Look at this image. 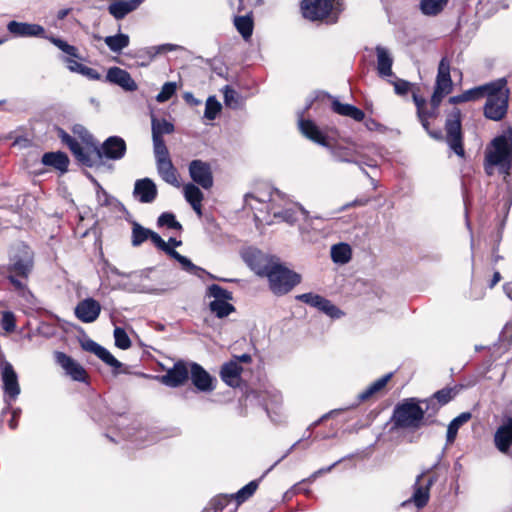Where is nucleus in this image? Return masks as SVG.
Wrapping results in <instances>:
<instances>
[{
	"instance_id": "25",
	"label": "nucleus",
	"mask_w": 512,
	"mask_h": 512,
	"mask_svg": "<svg viewBox=\"0 0 512 512\" xmlns=\"http://www.w3.org/2000/svg\"><path fill=\"white\" fill-rule=\"evenodd\" d=\"M106 80L110 83L119 85L127 91H134L137 89V84L132 79L130 73L119 67L109 68Z\"/></svg>"
},
{
	"instance_id": "57",
	"label": "nucleus",
	"mask_w": 512,
	"mask_h": 512,
	"mask_svg": "<svg viewBox=\"0 0 512 512\" xmlns=\"http://www.w3.org/2000/svg\"><path fill=\"white\" fill-rule=\"evenodd\" d=\"M390 83L394 86L395 93L400 96L406 95L411 86L410 82L403 79H396L395 81H390Z\"/></svg>"
},
{
	"instance_id": "48",
	"label": "nucleus",
	"mask_w": 512,
	"mask_h": 512,
	"mask_svg": "<svg viewBox=\"0 0 512 512\" xmlns=\"http://www.w3.org/2000/svg\"><path fill=\"white\" fill-rule=\"evenodd\" d=\"M96 356L105 364L111 366L114 369V374L119 373L122 363L118 361L106 348L101 346Z\"/></svg>"
},
{
	"instance_id": "3",
	"label": "nucleus",
	"mask_w": 512,
	"mask_h": 512,
	"mask_svg": "<svg viewBox=\"0 0 512 512\" xmlns=\"http://www.w3.org/2000/svg\"><path fill=\"white\" fill-rule=\"evenodd\" d=\"M491 167H497L506 179L512 168V127L493 138L485 152V170L491 175Z\"/></svg>"
},
{
	"instance_id": "36",
	"label": "nucleus",
	"mask_w": 512,
	"mask_h": 512,
	"mask_svg": "<svg viewBox=\"0 0 512 512\" xmlns=\"http://www.w3.org/2000/svg\"><path fill=\"white\" fill-rule=\"evenodd\" d=\"M448 0H420L419 9L425 16H436L447 5Z\"/></svg>"
},
{
	"instance_id": "2",
	"label": "nucleus",
	"mask_w": 512,
	"mask_h": 512,
	"mask_svg": "<svg viewBox=\"0 0 512 512\" xmlns=\"http://www.w3.org/2000/svg\"><path fill=\"white\" fill-rule=\"evenodd\" d=\"M8 260L7 265H0V276L5 277L14 291L23 296L34 270V252L29 245L21 242L11 249Z\"/></svg>"
},
{
	"instance_id": "45",
	"label": "nucleus",
	"mask_w": 512,
	"mask_h": 512,
	"mask_svg": "<svg viewBox=\"0 0 512 512\" xmlns=\"http://www.w3.org/2000/svg\"><path fill=\"white\" fill-rule=\"evenodd\" d=\"M158 227H167L181 231L183 229L182 224L177 221L176 216L172 212H163L157 219Z\"/></svg>"
},
{
	"instance_id": "64",
	"label": "nucleus",
	"mask_w": 512,
	"mask_h": 512,
	"mask_svg": "<svg viewBox=\"0 0 512 512\" xmlns=\"http://www.w3.org/2000/svg\"><path fill=\"white\" fill-rule=\"evenodd\" d=\"M73 132L80 134L82 139L87 143L89 142V140L93 139L92 135L89 134L88 131L81 125H76L73 128Z\"/></svg>"
},
{
	"instance_id": "20",
	"label": "nucleus",
	"mask_w": 512,
	"mask_h": 512,
	"mask_svg": "<svg viewBox=\"0 0 512 512\" xmlns=\"http://www.w3.org/2000/svg\"><path fill=\"white\" fill-rule=\"evenodd\" d=\"M298 129L300 133L308 140L329 148L330 144L327 140V136L321 131V129L310 119H304L302 116L298 119Z\"/></svg>"
},
{
	"instance_id": "6",
	"label": "nucleus",
	"mask_w": 512,
	"mask_h": 512,
	"mask_svg": "<svg viewBox=\"0 0 512 512\" xmlns=\"http://www.w3.org/2000/svg\"><path fill=\"white\" fill-rule=\"evenodd\" d=\"M445 132V140L450 149L457 156L464 157L465 150L463 147V134L460 109L453 108L452 111L447 115L445 121Z\"/></svg>"
},
{
	"instance_id": "62",
	"label": "nucleus",
	"mask_w": 512,
	"mask_h": 512,
	"mask_svg": "<svg viewBox=\"0 0 512 512\" xmlns=\"http://www.w3.org/2000/svg\"><path fill=\"white\" fill-rule=\"evenodd\" d=\"M81 346L85 351L91 352L95 355H97V353L101 347V345H99L98 343H96L93 340H87V341L83 342Z\"/></svg>"
},
{
	"instance_id": "37",
	"label": "nucleus",
	"mask_w": 512,
	"mask_h": 512,
	"mask_svg": "<svg viewBox=\"0 0 512 512\" xmlns=\"http://www.w3.org/2000/svg\"><path fill=\"white\" fill-rule=\"evenodd\" d=\"M315 303L316 305L314 308L325 313L332 319H338L343 315V312L338 307H336L330 300L323 296H320L318 301Z\"/></svg>"
},
{
	"instance_id": "38",
	"label": "nucleus",
	"mask_w": 512,
	"mask_h": 512,
	"mask_svg": "<svg viewBox=\"0 0 512 512\" xmlns=\"http://www.w3.org/2000/svg\"><path fill=\"white\" fill-rule=\"evenodd\" d=\"M104 41L111 51L119 53L129 45L130 39L127 34L119 33L114 36H107Z\"/></svg>"
},
{
	"instance_id": "17",
	"label": "nucleus",
	"mask_w": 512,
	"mask_h": 512,
	"mask_svg": "<svg viewBox=\"0 0 512 512\" xmlns=\"http://www.w3.org/2000/svg\"><path fill=\"white\" fill-rule=\"evenodd\" d=\"M1 376L3 381L4 393L11 399L15 400L20 394V385L18 376L12 364L5 360L3 354L0 355Z\"/></svg>"
},
{
	"instance_id": "12",
	"label": "nucleus",
	"mask_w": 512,
	"mask_h": 512,
	"mask_svg": "<svg viewBox=\"0 0 512 512\" xmlns=\"http://www.w3.org/2000/svg\"><path fill=\"white\" fill-rule=\"evenodd\" d=\"M263 277H267L269 288L275 295L288 293V267L276 260L263 274Z\"/></svg>"
},
{
	"instance_id": "22",
	"label": "nucleus",
	"mask_w": 512,
	"mask_h": 512,
	"mask_svg": "<svg viewBox=\"0 0 512 512\" xmlns=\"http://www.w3.org/2000/svg\"><path fill=\"white\" fill-rule=\"evenodd\" d=\"M101 313L100 303L93 298H86L80 301L75 308L76 317L83 323L96 321Z\"/></svg>"
},
{
	"instance_id": "10",
	"label": "nucleus",
	"mask_w": 512,
	"mask_h": 512,
	"mask_svg": "<svg viewBox=\"0 0 512 512\" xmlns=\"http://www.w3.org/2000/svg\"><path fill=\"white\" fill-rule=\"evenodd\" d=\"M53 355L56 364H58L73 381L89 383L90 376L80 363L62 351H55Z\"/></svg>"
},
{
	"instance_id": "43",
	"label": "nucleus",
	"mask_w": 512,
	"mask_h": 512,
	"mask_svg": "<svg viewBox=\"0 0 512 512\" xmlns=\"http://www.w3.org/2000/svg\"><path fill=\"white\" fill-rule=\"evenodd\" d=\"M258 486V481H251L242 487L237 493L232 494L231 498L236 500L237 505H240L248 500L256 492Z\"/></svg>"
},
{
	"instance_id": "8",
	"label": "nucleus",
	"mask_w": 512,
	"mask_h": 512,
	"mask_svg": "<svg viewBox=\"0 0 512 512\" xmlns=\"http://www.w3.org/2000/svg\"><path fill=\"white\" fill-rule=\"evenodd\" d=\"M439 463L440 457L436 463H434L430 468L422 471V473L416 478V482L414 484V492L411 500L417 508H423L429 501L430 488L436 482L437 477L430 476L426 479L425 476L436 469Z\"/></svg>"
},
{
	"instance_id": "5",
	"label": "nucleus",
	"mask_w": 512,
	"mask_h": 512,
	"mask_svg": "<svg viewBox=\"0 0 512 512\" xmlns=\"http://www.w3.org/2000/svg\"><path fill=\"white\" fill-rule=\"evenodd\" d=\"M424 415L420 400L412 397L404 399L394 407L391 421L395 429L416 430L426 425Z\"/></svg>"
},
{
	"instance_id": "11",
	"label": "nucleus",
	"mask_w": 512,
	"mask_h": 512,
	"mask_svg": "<svg viewBox=\"0 0 512 512\" xmlns=\"http://www.w3.org/2000/svg\"><path fill=\"white\" fill-rule=\"evenodd\" d=\"M189 369L190 362L178 360L165 374L157 376V379L167 387L178 388L189 381Z\"/></svg>"
},
{
	"instance_id": "28",
	"label": "nucleus",
	"mask_w": 512,
	"mask_h": 512,
	"mask_svg": "<svg viewBox=\"0 0 512 512\" xmlns=\"http://www.w3.org/2000/svg\"><path fill=\"white\" fill-rule=\"evenodd\" d=\"M377 55V73L381 78L393 76L392 65L393 58L387 48L377 45L375 48Z\"/></svg>"
},
{
	"instance_id": "4",
	"label": "nucleus",
	"mask_w": 512,
	"mask_h": 512,
	"mask_svg": "<svg viewBox=\"0 0 512 512\" xmlns=\"http://www.w3.org/2000/svg\"><path fill=\"white\" fill-rule=\"evenodd\" d=\"M344 10L343 0H302L301 12L305 19L334 25Z\"/></svg>"
},
{
	"instance_id": "9",
	"label": "nucleus",
	"mask_w": 512,
	"mask_h": 512,
	"mask_svg": "<svg viewBox=\"0 0 512 512\" xmlns=\"http://www.w3.org/2000/svg\"><path fill=\"white\" fill-rule=\"evenodd\" d=\"M508 99L509 91L506 87L493 94H489L484 105L485 117L493 121L502 120L507 113Z\"/></svg>"
},
{
	"instance_id": "51",
	"label": "nucleus",
	"mask_w": 512,
	"mask_h": 512,
	"mask_svg": "<svg viewBox=\"0 0 512 512\" xmlns=\"http://www.w3.org/2000/svg\"><path fill=\"white\" fill-rule=\"evenodd\" d=\"M168 256H170L171 258H173L174 260L179 262L182 266V269L187 272L196 274V272L198 270H200V268L198 266H196L195 264H193L190 259L181 255L175 249H173Z\"/></svg>"
},
{
	"instance_id": "39",
	"label": "nucleus",
	"mask_w": 512,
	"mask_h": 512,
	"mask_svg": "<svg viewBox=\"0 0 512 512\" xmlns=\"http://www.w3.org/2000/svg\"><path fill=\"white\" fill-rule=\"evenodd\" d=\"M151 229L145 228L138 222L132 224L131 244L134 247L142 245L145 241L149 240Z\"/></svg>"
},
{
	"instance_id": "55",
	"label": "nucleus",
	"mask_w": 512,
	"mask_h": 512,
	"mask_svg": "<svg viewBox=\"0 0 512 512\" xmlns=\"http://www.w3.org/2000/svg\"><path fill=\"white\" fill-rule=\"evenodd\" d=\"M149 240H151V242L161 251L165 252L167 255H169L171 253V251L173 250V248L168 245L161 237L158 233L154 232L153 230H151V233H150V236H149Z\"/></svg>"
},
{
	"instance_id": "7",
	"label": "nucleus",
	"mask_w": 512,
	"mask_h": 512,
	"mask_svg": "<svg viewBox=\"0 0 512 512\" xmlns=\"http://www.w3.org/2000/svg\"><path fill=\"white\" fill-rule=\"evenodd\" d=\"M453 90V81L451 79V62L447 57H442L437 69L432 102L434 106L441 104L443 98Z\"/></svg>"
},
{
	"instance_id": "50",
	"label": "nucleus",
	"mask_w": 512,
	"mask_h": 512,
	"mask_svg": "<svg viewBox=\"0 0 512 512\" xmlns=\"http://www.w3.org/2000/svg\"><path fill=\"white\" fill-rule=\"evenodd\" d=\"M233 500L231 495H218L214 497L210 503L209 507L206 509V512H221L227 505Z\"/></svg>"
},
{
	"instance_id": "33",
	"label": "nucleus",
	"mask_w": 512,
	"mask_h": 512,
	"mask_svg": "<svg viewBox=\"0 0 512 512\" xmlns=\"http://www.w3.org/2000/svg\"><path fill=\"white\" fill-rule=\"evenodd\" d=\"M392 373H388L381 378L374 381L372 384H370L364 391L358 394V400L360 402L367 401L370 399L373 395L381 391L389 382V380L392 378Z\"/></svg>"
},
{
	"instance_id": "58",
	"label": "nucleus",
	"mask_w": 512,
	"mask_h": 512,
	"mask_svg": "<svg viewBox=\"0 0 512 512\" xmlns=\"http://www.w3.org/2000/svg\"><path fill=\"white\" fill-rule=\"evenodd\" d=\"M353 105L343 104L339 100L335 99L332 101V110L342 116H348L349 111Z\"/></svg>"
},
{
	"instance_id": "41",
	"label": "nucleus",
	"mask_w": 512,
	"mask_h": 512,
	"mask_svg": "<svg viewBox=\"0 0 512 512\" xmlns=\"http://www.w3.org/2000/svg\"><path fill=\"white\" fill-rule=\"evenodd\" d=\"M209 309L219 319L225 318L235 311V307L228 301H211Z\"/></svg>"
},
{
	"instance_id": "16",
	"label": "nucleus",
	"mask_w": 512,
	"mask_h": 512,
	"mask_svg": "<svg viewBox=\"0 0 512 512\" xmlns=\"http://www.w3.org/2000/svg\"><path fill=\"white\" fill-rule=\"evenodd\" d=\"M188 169L189 175L194 183L206 190L212 188L214 183L213 172L208 162L200 159L192 160Z\"/></svg>"
},
{
	"instance_id": "42",
	"label": "nucleus",
	"mask_w": 512,
	"mask_h": 512,
	"mask_svg": "<svg viewBox=\"0 0 512 512\" xmlns=\"http://www.w3.org/2000/svg\"><path fill=\"white\" fill-rule=\"evenodd\" d=\"M109 13L116 19H122L130 12L134 11L128 1L115 0L109 5Z\"/></svg>"
},
{
	"instance_id": "54",
	"label": "nucleus",
	"mask_w": 512,
	"mask_h": 512,
	"mask_svg": "<svg viewBox=\"0 0 512 512\" xmlns=\"http://www.w3.org/2000/svg\"><path fill=\"white\" fill-rule=\"evenodd\" d=\"M176 89H177V86H176L175 82H166L162 86L161 91L156 96L157 102L163 103V102H166L169 99H171L172 96L175 94Z\"/></svg>"
},
{
	"instance_id": "13",
	"label": "nucleus",
	"mask_w": 512,
	"mask_h": 512,
	"mask_svg": "<svg viewBox=\"0 0 512 512\" xmlns=\"http://www.w3.org/2000/svg\"><path fill=\"white\" fill-rule=\"evenodd\" d=\"M189 379L198 392L211 393L217 386V379L199 363L192 361H190Z\"/></svg>"
},
{
	"instance_id": "26",
	"label": "nucleus",
	"mask_w": 512,
	"mask_h": 512,
	"mask_svg": "<svg viewBox=\"0 0 512 512\" xmlns=\"http://www.w3.org/2000/svg\"><path fill=\"white\" fill-rule=\"evenodd\" d=\"M133 193L141 203H151L156 199L158 191L151 179L144 178L135 182Z\"/></svg>"
},
{
	"instance_id": "40",
	"label": "nucleus",
	"mask_w": 512,
	"mask_h": 512,
	"mask_svg": "<svg viewBox=\"0 0 512 512\" xmlns=\"http://www.w3.org/2000/svg\"><path fill=\"white\" fill-rule=\"evenodd\" d=\"M425 404V415L424 420L426 425L433 424L435 422V415L438 413L439 409L442 407L437 400H435L433 397H429L424 400H420V404Z\"/></svg>"
},
{
	"instance_id": "60",
	"label": "nucleus",
	"mask_w": 512,
	"mask_h": 512,
	"mask_svg": "<svg viewBox=\"0 0 512 512\" xmlns=\"http://www.w3.org/2000/svg\"><path fill=\"white\" fill-rule=\"evenodd\" d=\"M364 124H365V127L369 131L384 132L386 129L384 125H382L381 123H379L377 120H375L373 118L364 119Z\"/></svg>"
},
{
	"instance_id": "61",
	"label": "nucleus",
	"mask_w": 512,
	"mask_h": 512,
	"mask_svg": "<svg viewBox=\"0 0 512 512\" xmlns=\"http://www.w3.org/2000/svg\"><path fill=\"white\" fill-rule=\"evenodd\" d=\"M347 117H350L357 122H361L365 119V113L361 109L353 105Z\"/></svg>"
},
{
	"instance_id": "23",
	"label": "nucleus",
	"mask_w": 512,
	"mask_h": 512,
	"mask_svg": "<svg viewBox=\"0 0 512 512\" xmlns=\"http://www.w3.org/2000/svg\"><path fill=\"white\" fill-rule=\"evenodd\" d=\"M298 226L301 234L308 233L312 228V218L299 203H290V226Z\"/></svg>"
},
{
	"instance_id": "19",
	"label": "nucleus",
	"mask_w": 512,
	"mask_h": 512,
	"mask_svg": "<svg viewBox=\"0 0 512 512\" xmlns=\"http://www.w3.org/2000/svg\"><path fill=\"white\" fill-rule=\"evenodd\" d=\"M495 447L512 458V416H508L494 434Z\"/></svg>"
},
{
	"instance_id": "32",
	"label": "nucleus",
	"mask_w": 512,
	"mask_h": 512,
	"mask_svg": "<svg viewBox=\"0 0 512 512\" xmlns=\"http://www.w3.org/2000/svg\"><path fill=\"white\" fill-rule=\"evenodd\" d=\"M329 148L331 149V155L335 161L344 163H354L359 166L360 170L366 176H369L368 172L362 167V164L355 159L354 152L351 149L346 147Z\"/></svg>"
},
{
	"instance_id": "53",
	"label": "nucleus",
	"mask_w": 512,
	"mask_h": 512,
	"mask_svg": "<svg viewBox=\"0 0 512 512\" xmlns=\"http://www.w3.org/2000/svg\"><path fill=\"white\" fill-rule=\"evenodd\" d=\"M221 104L215 97H209L206 101L204 116L209 120H214L221 111Z\"/></svg>"
},
{
	"instance_id": "44",
	"label": "nucleus",
	"mask_w": 512,
	"mask_h": 512,
	"mask_svg": "<svg viewBox=\"0 0 512 512\" xmlns=\"http://www.w3.org/2000/svg\"><path fill=\"white\" fill-rule=\"evenodd\" d=\"M223 92L224 103L227 107L237 109L242 105L243 98L234 88L226 85Z\"/></svg>"
},
{
	"instance_id": "30",
	"label": "nucleus",
	"mask_w": 512,
	"mask_h": 512,
	"mask_svg": "<svg viewBox=\"0 0 512 512\" xmlns=\"http://www.w3.org/2000/svg\"><path fill=\"white\" fill-rule=\"evenodd\" d=\"M233 24L244 40L251 38L254 29V20L251 11L243 16H234Z\"/></svg>"
},
{
	"instance_id": "34",
	"label": "nucleus",
	"mask_w": 512,
	"mask_h": 512,
	"mask_svg": "<svg viewBox=\"0 0 512 512\" xmlns=\"http://www.w3.org/2000/svg\"><path fill=\"white\" fill-rule=\"evenodd\" d=\"M65 62L67 63V68L72 72L79 73V74L87 77L90 80H100L101 79L100 73L94 68L85 66V65L79 63L78 61L73 60L69 57L65 58Z\"/></svg>"
},
{
	"instance_id": "31",
	"label": "nucleus",
	"mask_w": 512,
	"mask_h": 512,
	"mask_svg": "<svg viewBox=\"0 0 512 512\" xmlns=\"http://www.w3.org/2000/svg\"><path fill=\"white\" fill-rule=\"evenodd\" d=\"M330 253L332 261L336 264H346L352 258V249L344 242L332 245Z\"/></svg>"
},
{
	"instance_id": "18",
	"label": "nucleus",
	"mask_w": 512,
	"mask_h": 512,
	"mask_svg": "<svg viewBox=\"0 0 512 512\" xmlns=\"http://www.w3.org/2000/svg\"><path fill=\"white\" fill-rule=\"evenodd\" d=\"M151 130L153 150L168 149L164 140V135L174 133L175 126L172 122L165 118H158L155 115L151 116Z\"/></svg>"
},
{
	"instance_id": "52",
	"label": "nucleus",
	"mask_w": 512,
	"mask_h": 512,
	"mask_svg": "<svg viewBox=\"0 0 512 512\" xmlns=\"http://www.w3.org/2000/svg\"><path fill=\"white\" fill-rule=\"evenodd\" d=\"M115 345L123 350L131 347V340L126 331L121 327H116L114 330Z\"/></svg>"
},
{
	"instance_id": "21",
	"label": "nucleus",
	"mask_w": 512,
	"mask_h": 512,
	"mask_svg": "<svg viewBox=\"0 0 512 512\" xmlns=\"http://www.w3.org/2000/svg\"><path fill=\"white\" fill-rule=\"evenodd\" d=\"M506 85L507 80L505 78H499L489 83L473 87L471 89L464 91L466 101L470 102L480 100L484 97L488 98L489 94H493L494 92H497L502 88H505Z\"/></svg>"
},
{
	"instance_id": "24",
	"label": "nucleus",
	"mask_w": 512,
	"mask_h": 512,
	"mask_svg": "<svg viewBox=\"0 0 512 512\" xmlns=\"http://www.w3.org/2000/svg\"><path fill=\"white\" fill-rule=\"evenodd\" d=\"M7 30L16 37H44L45 29L39 24L10 21Z\"/></svg>"
},
{
	"instance_id": "35",
	"label": "nucleus",
	"mask_w": 512,
	"mask_h": 512,
	"mask_svg": "<svg viewBox=\"0 0 512 512\" xmlns=\"http://www.w3.org/2000/svg\"><path fill=\"white\" fill-rule=\"evenodd\" d=\"M472 415L470 412H463L455 417L447 427L446 441L447 443H453L456 439L459 428L471 419Z\"/></svg>"
},
{
	"instance_id": "49",
	"label": "nucleus",
	"mask_w": 512,
	"mask_h": 512,
	"mask_svg": "<svg viewBox=\"0 0 512 512\" xmlns=\"http://www.w3.org/2000/svg\"><path fill=\"white\" fill-rule=\"evenodd\" d=\"M49 40L51 43H53L56 47H58L61 51L66 53L67 55L76 58L81 59V56L79 55L77 47L68 44L66 41L57 38V37H50Z\"/></svg>"
},
{
	"instance_id": "47",
	"label": "nucleus",
	"mask_w": 512,
	"mask_h": 512,
	"mask_svg": "<svg viewBox=\"0 0 512 512\" xmlns=\"http://www.w3.org/2000/svg\"><path fill=\"white\" fill-rule=\"evenodd\" d=\"M184 196L189 204L202 202L204 199L202 191L194 183H188L184 186Z\"/></svg>"
},
{
	"instance_id": "15",
	"label": "nucleus",
	"mask_w": 512,
	"mask_h": 512,
	"mask_svg": "<svg viewBox=\"0 0 512 512\" xmlns=\"http://www.w3.org/2000/svg\"><path fill=\"white\" fill-rule=\"evenodd\" d=\"M242 258L247 266L260 277H263V274L276 261L274 257H270L256 248L246 249L242 253Z\"/></svg>"
},
{
	"instance_id": "59",
	"label": "nucleus",
	"mask_w": 512,
	"mask_h": 512,
	"mask_svg": "<svg viewBox=\"0 0 512 512\" xmlns=\"http://www.w3.org/2000/svg\"><path fill=\"white\" fill-rule=\"evenodd\" d=\"M321 295H318V294H314L312 292H309V293H304V294H300V295H297L295 298L296 300L298 301H301L311 307H314L316 305L315 302L318 301L319 297Z\"/></svg>"
},
{
	"instance_id": "27",
	"label": "nucleus",
	"mask_w": 512,
	"mask_h": 512,
	"mask_svg": "<svg viewBox=\"0 0 512 512\" xmlns=\"http://www.w3.org/2000/svg\"><path fill=\"white\" fill-rule=\"evenodd\" d=\"M243 367L236 361L224 363L220 370L222 381L230 387L239 386Z\"/></svg>"
},
{
	"instance_id": "14",
	"label": "nucleus",
	"mask_w": 512,
	"mask_h": 512,
	"mask_svg": "<svg viewBox=\"0 0 512 512\" xmlns=\"http://www.w3.org/2000/svg\"><path fill=\"white\" fill-rule=\"evenodd\" d=\"M154 155L156 159L157 171L166 183L173 185L175 187L179 186V174L177 169L172 163L170 158V153L168 149L154 150Z\"/></svg>"
},
{
	"instance_id": "29",
	"label": "nucleus",
	"mask_w": 512,
	"mask_h": 512,
	"mask_svg": "<svg viewBox=\"0 0 512 512\" xmlns=\"http://www.w3.org/2000/svg\"><path fill=\"white\" fill-rule=\"evenodd\" d=\"M42 163L45 166L53 167L61 173H66L70 164V160L66 153L62 151L46 152L42 156Z\"/></svg>"
},
{
	"instance_id": "46",
	"label": "nucleus",
	"mask_w": 512,
	"mask_h": 512,
	"mask_svg": "<svg viewBox=\"0 0 512 512\" xmlns=\"http://www.w3.org/2000/svg\"><path fill=\"white\" fill-rule=\"evenodd\" d=\"M207 294L214 298L213 301H230L233 299L232 292L218 284L210 285L208 287Z\"/></svg>"
},
{
	"instance_id": "1",
	"label": "nucleus",
	"mask_w": 512,
	"mask_h": 512,
	"mask_svg": "<svg viewBox=\"0 0 512 512\" xmlns=\"http://www.w3.org/2000/svg\"><path fill=\"white\" fill-rule=\"evenodd\" d=\"M57 136L66 145L74 158L83 166L92 168L102 163L103 158L111 160L122 159L127 150L126 142L119 136L108 137L101 147L91 144L83 148L79 142L69 135L63 128H57Z\"/></svg>"
},
{
	"instance_id": "56",
	"label": "nucleus",
	"mask_w": 512,
	"mask_h": 512,
	"mask_svg": "<svg viewBox=\"0 0 512 512\" xmlns=\"http://www.w3.org/2000/svg\"><path fill=\"white\" fill-rule=\"evenodd\" d=\"M453 396V389L444 388L435 392L431 397L437 400L441 406H444L452 400Z\"/></svg>"
},
{
	"instance_id": "63",
	"label": "nucleus",
	"mask_w": 512,
	"mask_h": 512,
	"mask_svg": "<svg viewBox=\"0 0 512 512\" xmlns=\"http://www.w3.org/2000/svg\"><path fill=\"white\" fill-rule=\"evenodd\" d=\"M4 328L7 331H12L15 328L14 316L10 312H6L3 316Z\"/></svg>"
}]
</instances>
